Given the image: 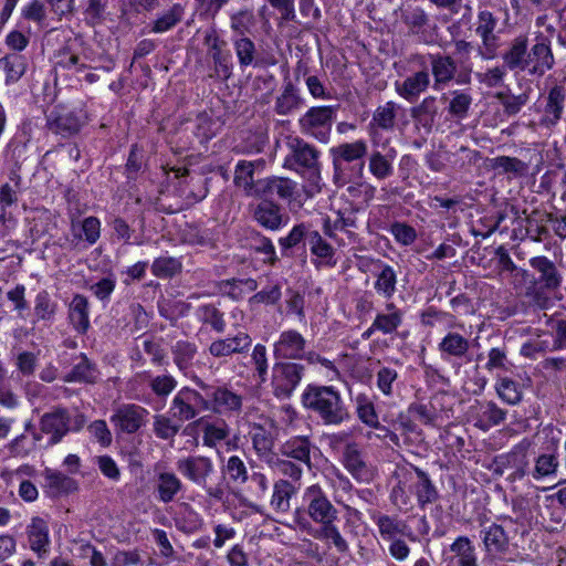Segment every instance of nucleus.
I'll list each match as a JSON object with an SVG mask.
<instances>
[{
    "mask_svg": "<svg viewBox=\"0 0 566 566\" xmlns=\"http://www.w3.org/2000/svg\"><path fill=\"white\" fill-rule=\"evenodd\" d=\"M438 350L446 361L463 360L470 352V340L458 332H448L438 343Z\"/></svg>",
    "mask_w": 566,
    "mask_h": 566,
    "instance_id": "nucleus-25",
    "label": "nucleus"
},
{
    "mask_svg": "<svg viewBox=\"0 0 566 566\" xmlns=\"http://www.w3.org/2000/svg\"><path fill=\"white\" fill-rule=\"evenodd\" d=\"M527 48L528 38L526 35L514 38L502 53L504 67L512 72H526Z\"/></svg>",
    "mask_w": 566,
    "mask_h": 566,
    "instance_id": "nucleus-26",
    "label": "nucleus"
},
{
    "mask_svg": "<svg viewBox=\"0 0 566 566\" xmlns=\"http://www.w3.org/2000/svg\"><path fill=\"white\" fill-rule=\"evenodd\" d=\"M511 363L507 359L505 347H493L490 349L488 354V363L485 368L489 371L494 369H499L502 371H507L510 369Z\"/></svg>",
    "mask_w": 566,
    "mask_h": 566,
    "instance_id": "nucleus-63",
    "label": "nucleus"
},
{
    "mask_svg": "<svg viewBox=\"0 0 566 566\" xmlns=\"http://www.w3.org/2000/svg\"><path fill=\"white\" fill-rule=\"evenodd\" d=\"M250 210L253 220L266 230L276 231L284 223L282 208L273 200L250 205Z\"/></svg>",
    "mask_w": 566,
    "mask_h": 566,
    "instance_id": "nucleus-22",
    "label": "nucleus"
},
{
    "mask_svg": "<svg viewBox=\"0 0 566 566\" xmlns=\"http://www.w3.org/2000/svg\"><path fill=\"white\" fill-rule=\"evenodd\" d=\"M369 170L379 180L390 177L394 172L391 160L380 151H374L369 157Z\"/></svg>",
    "mask_w": 566,
    "mask_h": 566,
    "instance_id": "nucleus-57",
    "label": "nucleus"
},
{
    "mask_svg": "<svg viewBox=\"0 0 566 566\" xmlns=\"http://www.w3.org/2000/svg\"><path fill=\"white\" fill-rule=\"evenodd\" d=\"M197 352L196 344L188 340H178L171 346L174 363L185 376L192 378L193 375L190 373Z\"/></svg>",
    "mask_w": 566,
    "mask_h": 566,
    "instance_id": "nucleus-36",
    "label": "nucleus"
},
{
    "mask_svg": "<svg viewBox=\"0 0 566 566\" xmlns=\"http://www.w3.org/2000/svg\"><path fill=\"white\" fill-rule=\"evenodd\" d=\"M565 96V88L562 85H555L548 91L542 118L543 125L551 127L559 122L564 111Z\"/></svg>",
    "mask_w": 566,
    "mask_h": 566,
    "instance_id": "nucleus-29",
    "label": "nucleus"
},
{
    "mask_svg": "<svg viewBox=\"0 0 566 566\" xmlns=\"http://www.w3.org/2000/svg\"><path fill=\"white\" fill-rule=\"evenodd\" d=\"M303 407L325 426H340L349 421V408L334 386L310 384L301 396Z\"/></svg>",
    "mask_w": 566,
    "mask_h": 566,
    "instance_id": "nucleus-1",
    "label": "nucleus"
},
{
    "mask_svg": "<svg viewBox=\"0 0 566 566\" xmlns=\"http://www.w3.org/2000/svg\"><path fill=\"white\" fill-rule=\"evenodd\" d=\"M182 489L180 479L172 472H160L157 474L156 492L157 497L164 502H172Z\"/></svg>",
    "mask_w": 566,
    "mask_h": 566,
    "instance_id": "nucleus-39",
    "label": "nucleus"
},
{
    "mask_svg": "<svg viewBox=\"0 0 566 566\" xmlns=\"http://www.w3.org/2000/svg\"><path fill=\"white\" fill-rule=\"evenodd\" d=\"M413 472L406 474L408 490L415 494L421 509L426 505L436 503L439 500V492L430 479L429 474L418 467L411 465Z\"/></svg>",
    "mask_w": 566,
    "mask_h": 566,
    "instance_id": "nucleus-15",
    "label": "nucleus"
},
{
    "mask_svg": "<svg viewBox=\"0 0 566 566\" xmlns=\"http://www.w3.org/2000/svg\"><path fill=\"white\" fill-rule=\"evenodd\" d=\"M559 465L557 455L554 453L541 454L535 462L533 478L538 480L555 474Z\"/></svg>",
    "mask_w": 566,
    "mask_h": 566,
    "instance_id": "nucleus-59",
    "label": "nucleus"
},
{
    "mask_svg": "<svg viewBox=\"0 0 566 566\" xmlns=\"http://www.w3.org/2000/svg\"><path fill=\"white\" fill-rule=\"evenodd\" d=\"M345 468L358 481L368 482L373 473L363 459L361 452L356 443H347L343 452Z\"/></svg>",
    "mask_w": 566,
    "mask_h": 566,
    "instance_id": "nucleus-27",
    "label": "nucleus"
},
{
    "mask_svg": "<svg viewBox=\"0 0 566 566\" xmlns=\"http://www.w3.org/2000/svg\"><path fill=\"white\" fill-rule=\"evenodd\" d=\"M484 544L491 554H505L511 552V544L506 533H485Z\"/></svg>",
    "mask_w": 566,
    "mask_h": 566,
    "instance_id": "nucleus-61",
    "label": "nucleus"
},
{
    "mask_svg": "<svg viewBox=\"0 0 566 566\" xmlns=\"http://www.w3.org/2000/svg\"><path fill=\"white\" fill-rule=\"evenodd\" d=\"M439 114L438 99L436 96H427L420 104L410 109L411 118L427 133L432 130Z\"/></svg>",
    "mask_w": 566,
    "mask_h": 566,
    "instance_id": "nucleus-30",
    "label": "nucleus"
},
{
    "mask_svg": "<svg viewBox=\"0 0 566 566\" xmlns=\"http://www.w3.org/2000/svg\"><path fill=\"white\" fill-rule=\"evenodd\" d=\"M305 104V99L300 88L286 75L280 94L275 98L274 112L280 116H289L300 111Z\"/></svg>",
    "mask_w": 566,
    "mask_h": 566,
    "instance_id": "nucleus-19",
    "label": "nucleus"
},
{
    "mask_svg": "<svg viewBox=\"0 0 566 566\" xmlns=\"http://www.w3.org/2000/svg\"><path fill=\"white\" fill-rule=\"evenodd\" d=\"M27 66L25 56L17 52L0 59V69L6 73V84L17 83L24 75Z\"/></svg>",
    "mask_w": 566,
    "mask_h": 566,
    "instance_id": "nucleus-40",
    "label": "nucleus"
},
{
    "mask_svg": "<svg viewBox=\"0 0 566 566\" xmlns=\"http://www.w3.org/2000/svg\"><path fill=\"white\" fill-rule=\"evenodd\" d=\"M474 426L482 431L502 424L506 420L507 411L500 408L494 401H475L470 408Z\"/></svg>",
    "mask_w": 566,
    "mask_h": 566,
    "instance_id": "nucleus-16",
    "label": "nucleus"
},
{
    "mask_svg": "<svg viewBox=\"0 0 566 566\" xmlns=\"http://www.w3.org/2000/svg\"><path fill=\"white\" fill-rule=\"evenodd\" d=\"M88 312L90 304L87 297L82 294H75L69 307V318L78 334H86L91 326Z\"/></svg>",
    "mask_w": 566,
    "mask_h": 566,
    "instance_id": "nucleus-32",
    "label": "nucleus"
},
{
    "mask_svg": "<svg viewBox=\"0 0 566 566\" xmlns=\"http://www.w3.org/2000/svg\"><path fill=\"white\" fill-rule=\"evenodd\" d=\"M42 475L44 478L43 491L51 499L67 496L78 490V483L60 471L46 468Z\"/></svg>",
    "mask_w": 566,
    "mask_h": 566,
    "instance_id": "nucleus-20",
    "label": "nucleus"
},
{
    "mask_svg": "<svg viewBox=\"0 0 566 566\" xmlns=\"http://www.w3.org/2000/svg\"><path fill=\"white\" fill-rule=\"evenodd\" d=\"M367 154V144L364 140L354 143H344L331 149L334 168V180L342 185L350 181V176L346 171L345 164L356 163L358 172L361 174L365 161L363 160Z\"/></svg>",
    "mask_w": 566,
    "mask_h": 566,
    "instance_id": "nucleus-4",
    "label": "nucleus"
},
{
    "mask_svg": "<svg viewBox=\"0 0 566 566\" xmlns=\"http://www.w3.org/2000/svg\"><path fill=\"white\" fill-rule=\"evenodd\" d=\"M147 415L148 411L140 406L124 405L117 408L111 421L123 432L134 433L144 424Z\"/></svg>",
    "mask_w": 566,
    "mask_h": 566,
    "instance_id": "nucleus-23",
    "label": "nucleus"
},
{
    "mask_svg": "<svg viewBox=\"0 0 566 566\" xmlns=\"http://www.w3.org/2000/svg\"><path fill=\"white\" fill-rule=\"evenodd\" d=\"M192 380L199 387L211 402V409L218 412L231 411L239 412L242 408V397L227 387H213L206 384L197 375L192 376Z\"/></svg>",
    "mask_w": 566,
    "mask_h": 566,
    "instance_id": "nucleus-13",
    "label": "nucleus"
},
{
    "mask_svg": "<svg viewBox=\"0 0 566 566\" xmlns=\"http://www.w3.org/2000/svg\"><path fill=\"white\" fill-rule=\"evenodd\" d=\"M57 304L54 302L49 292L40 291L34 300V316L38 321L52 322L55 317Z\"/></svg>",
    "mask_w": 566,
    "mask_h": 566,
    "instance_id": "nucleus-50",
    "label": "nucleus"
},
{
    "mask_svg": "<svg viewBox=\"0 0 566 566\" xmlns=\"http://www.w3.org/2000/svg\"><path fill=\"white\" fill-rule=\"evenodd\" d=\"M197 317L217 333H223L226 329L224 314L214 304L200 305L197 308Z\"/></svg>",
    "mask_w": 566,
    "mask_h": 566,
    "instance_id": "nucleus-47",
    "label": "nucleus"
},
{
    "mask_svg": "<svg viewBox=\"0 0 566 566\" xmlns=\"http://www.w3.org/2000/svg\"><path fill=\"white\" fill-rule=\"evenodd\" d=\"M305 373V366L294 361H276L272 368L273 395L279 399H289Z\"/></svg>",
    "mask_w": 566,
    "mask_h": 566,
    "instance_id": "nucleus-8",
    "label": "nucleus"
},
{
    "mask_svg": "<svg viewBox=\"0 0 566 566\" xmlns=\"http://www.w3.org/2000/svg\"><path fill=\"white\" fill-rule=\"evenodd\" d=\"M457 566H478L474 548L467 537H459L451 546Z\"/></svg>",
    "mask_w": 566,
    "mask_h": 566,
    "instance_id": "nucleus-53",
    "label": "nucleus"
},
{
    "mask_svg": "<svg viewBox=\"0 0 566 566\" xmlns=\"http://www.w3.org/2000/svg\"><path fill=\"white\" fill-rule=\"evenodd\" d=\"M451 99L448 106V113L452 118L458 120L464 119L469 115L472 105V96L463 91L451 92Z\"/></svg>",
    "mask_w": 566,
    "mask_h": 566,
    "instance_id": "nucleus-51",
    "label": "nucleus"
},
{
    "mask_svg": "<svg viewBox=\"0 0 566 566\" xmlns=\"http://www.w3.org/2000/svg\"><path fill=\"white\" fill-rule=\"evenodd\" d=\"M151 273L160 279H171L182 270V263L174 256L156 258L151 264Z\"/></svg>",
    "mask_w": 566,
    "mask_h": 566,
    "instance_id": "nucleus-49",
    "label": "nucleus"
},
{
    "mask_svg": "<svg viewBox=\"0 0 566 566\" xmlns=\"http://www.w3.org/2000/svg\"><path fill=\"white\" fill-rule=\"evenodd\" d=\"M224 473L228 474L229 480L235 485H241L248 480L247 467L238 455H232L228 459Z\"/></svg>",
    "mask_w": 566,
    "mask_h": 566,
    "instance_id": "nucleus-60",
    "label": "nucleus"
},
{
    "mask_svg": "<svg viewBox=\"0 0 566 566\" xmlns=\"http://www.w3.org/2000/svg\"><path fill=\"white\" fill-rule=\"evenodd\" d=\"M211 402L201 392L188 386L178 390L171 400L169 415L182 423L195 419L201 411L210 410Z\"/></svg>",
    "mask_w": 566,
    "mask_h": 566,
    "instance_id": "nucleus-6",
    "label": "nucleus"
},
{
    "mask_svg": "<svg viewBox=\"0 0 566 566\" xmlns=\"http://www.w3.org/2000/svg\"><path fill=\"white\" fill-rule=\"evenodd\" d=\"M308 247L312 254L319 259L316 263V268L321 265L332 268L336 264V261L333 260L335 249L322 238L318 231L314 230V233L310 235Z\"/></svg>",
    "mask_w": 566,
    "mask_h": 566,
    "instance_id": "nucleus-42",
    "label": "nucleus"
},
{
    "mask_svg": "<svg viewBox=\"0 0 566 566\" xmlns=\"http://www.w3.org/2000/svg\"><path fill=\"white\" fill-rule=\"evenodd\" d=\"M396 108L397 105L394 102L379 106L373 115V123L381 129H392L396 123Z\"/></svg>",
    "mask_w": 566,
    "mask_h": 566,
    "instance_id": "nucleus-58",
    "label": "nucleus"
},
{
    "mask_svg": "<svg viewBox=\"0 0 566 566\" xmlns=\"http://www.w3.org/2000/svg\"><path fill=\"white\" fill-rule=\"evenodd\" d=\"M177 470L188 480L202 486L209 496L222 500L226 494L223 479L216 485H209L208 476L213 472V463L207 457H188L178 460Z\"/></svg>",
    "mask_w": 566,
    "mask_h": 566,
    "instance_id": "nucleus-3",
    "label": "nucleus"
},
{
    "mask_svg": "<svg viewBox=\"0 0 566 566\" xmlns=\"http://www.w3.org/2000/svg\"><path fill=\"white\" fill-rule=\"evenodd\" d=\"M478 22L475 33L481 38L478 54L484 60H492L496 56L499 49V36L494 33L497 18L491 11L481 10L478 13Z\"/></svg>",
    "mask_w": 566,
    "mask_h": 566,
    "instance_id": "nucleus-14",
    "label": "nucleus"
},
{
    "mask_svg": "<svg viewBox=\"0 0 566 566\" xmlns=\"http://www.w3.org/2000/svg\"><path fill=\"white\" fill-rule=\"evenodd\" d=\"M311 449L312 443L308 437L295 436L282 444L281 452L287 458L295 459L311 467Z\"/></svg>",
    "mask_w": 566,
    "mask_h": 566,
    "instance_id": "nucleus-38",
    "label": "nucleus"
},
{
    "mask_svg": "<svg viewBox=\"0 0 566 566\" xmlns=\"http://www.w3.org/2000/svg\"><path fill=\"white\" fill-rule=\"evenodd\" d=\"M376 268L378 271L375 274L376 281L374 289L379 295H382L386 300H390L397 290V272L391 265L380 260L376 262Z\"/></svg>",
    "mask_w": 566,
    "mask_h": 566,
    "instance_id": "nucleus-34",
    "label": "nucleus"
},
{
    "mask_svg": "<svg viewBox=\"0 0 566 566\" xmlns=\"http://www.w3.org/2000/svg\"><path fill=\"white\" fill-rule=\"evenodd\" d=\"M254 167L255 163L240 160L234 170L233 182L238 188H241L245 196L253 189L256 180H254Z\"/></svg>",
    "mask_w": 566,
    "mask_h": 566,
    "instance_id": "nucleus-48",
    "label": "nucleus"
},
{
    "mask_svg": "<svg viewBox=\"0 0 566 566\" xmlns=\"http://www.w3.org/2000/svg\"><path fill=\"white\" fill-rule=\"evenodd\" d=\"M84 426V417L76 415L72 417L69 409L55 407L45 412L40 419L42 432L51 434L50 442L55 444L60 442L70 431H78Z\"/></svg>",
    "mask_w": 566,
    "mask_h": 566,
    "instance_id": "nucleus-5",
    "label": "nucleus"
},
{
    "mask_svg": "<svg viewBox=\"0 0 566 566\" xmlns=\"http://www.w3.org/2000/svg\"><path fill=\"white\" fill-rule=\"evenodd\" d=\"M233 46L242 69L256 65L258 52L254 42L250 38H233Z\"/></svg>",
    "mask_w": 566,
    "mask_h": 566,
    "instance_id": "nucleus-46",
    "label": "nucleus"
},
{
    "mask_svg": "<svg viewBox=\"0 0 566 566\" xmlns=\"http://www.w3.org/2000/svg\"><path fill=\"white\" fill-rule=\"evenodd\" d=\"M205 44L209 46V54L214 64V71L222 80L232 75V56L227 50V42L220 39L214 32L205 36Z\"/></svg>",
    "mask_w": 566,
    "mask_h": 566,
    "instance_id": "nucleus-17",
    "label": "nucleus"
},
{
    "mask_svg": "<svg viewBox=\"0 0 566 566\" xmlns=\"http://www.w3.org/2000/svg\"><path fill=\"white\" fill-rule=\"evenodd\" d=\"M294 493V486L286 480H279L274 484L271 505L277 511H286L290 505V497Z\"/></svg>",
    "mask_w": 566,
    "mask_h": 566,
    "instance_id": "nucleus-55",
    "label": "nucleus"
},
{
    "mask_svg": "<svg viewBox=\"0 0 566 566\" xmlns=\"http://www.w3.org/2000/svg\"><path fill=\"white\" fill-rule=\"evenodd\" d=\"M430 82V72L427 66H423L422 70L408 75L401 83H396V91L409 103H415L420 94L428 90Z\"/></svg>",
    "mask_w": 566,
    "mask_h": 566,
    "instance_id": "nucleus-24",
    "label": "nucleus"
},
{
    "mask_svg": "<svg viewBox=\"0 0 566 566\" xmlns=\"http://www.w3.org/2000/svg\"><path fill=\"white\" fill-rule=\"evenodd\" d=\"M495 389L499 397L509 405L514 406L520 403L522 400L520 385L507 377L499 378Z\"/></svg>",
    "mask_w": 566,
    "mask_h": 566,
    "instance_id": "nucleus-54",
    "label": "nucleus"
},
{
    "mask_svg": "<svg viewBox=\"0 0 566 566\" xmlns=\"http://www.w3.org/2000/svg\"><path fill=\"white\" fill-rule=\"evenodd\" d=\"M252 339L247 333H238L234 337L214 340L209 346V353L214 357H224L245 352Z\"/></svg>",
    "mask_w": 566,
    "mask_h": 566,
    "instance_id": "nucleus-28",
    "label": "nucleus"
},
{
    "mask_svg": "<svg viewBox=\"0 0 566 566\" xmlns=\"http://www.w3.org/2000/svg\"><path fill=\"white\" fill-rule=\"evenodd\" d=\"M336 112L335 106L310 107L298 119L301 132L322 143H327L336 118Z\"/></svg>",
    "mask_w": 566,
    "mask_h": 566,
    "instance_id": "nucleus-7",
    "label": "nucleus"
},
{
    "mask_svg": "<svg viewBox=\"0 0 566 566\" xmlns=\"http://www.w3.org/2000/svg\"><path fill=\"white\" fill-rule=\"evenodd\" d=\"M530 91H524L518 95H514L510 90L505 92H497L495 98L503 106V112L506 116H515L528 103Z\"/></svg>",
    "mask_w": 566,
    "mask_h": 566,
    "instance_id": "nucleus-45",
    "label": "nucleus"
},
{
    "mask_svg": "<svg viewBox=\"0 0 566 566\" xmlns=\"http://www.w3.org/2000/svg\"><path fill=\"white\" fill-rule=\"evenodd\" d=\"M304 499L307 502L308 515L315 522L324 525L323 531H337L338 526L333 525V522L337 518V511L319 486H310Z\"/></svg>",
    "mask_w": 566,
    "mask_h": 566,
    "instance_id": "nucleus-11",
    "label": "nucleus"
},
{
    "mask_svg": "<svg viewBox=\"0 0 566 566\" xmlns=\"http://www.w3.org/2000/svg\"><path fill=\"white\" fill-rule=\"evenodd\" d=\"M250 436L253 449L258 455L269 463L274 462L275 454L272 451L274 439L272 433L261 424H253Z\"/></svg>",
    "mask_w": 566,
    "mask_h": 566,
    "instance_id": "nucleus-37",
    "label": "nucleus"
},
{
    "mask_svg": "<svg viewBox=\"0 0 566 566\" xmlns=\"http://www.w3.org/2000/svg\"><path fill=\"white\" fill-rule=\"evenodd\" d=\"M78 361L74 364L70 373L65 374L62 379L64 382H85L95 384L98 377V370L86 355L81 354Z\"/></svg>",
    "mask_w": 566,
    "mask_h": 566,
    "instance_id": "nucleus-35",
    "label": "nucleus"
},
{
    "mask_svg": "<svg viewBox=\"0 0 566 566\" xmlns=\"http://www.w3.org/2000/svg\"><path fill=\"white\" fill-rule=\"evenodd\" d=\"M314 233V230L311 229L308 224L298 223L292 228L290 233L286 237H282L279 239V244L282 249L283 255H289V251L300 247L301 244L304 247L310 242V235Z\"/></svg>",
    "mask_w": 566,
    "mask_h": 566,
    "instance_id": "nucleus-41",
    "label": "nucleus"
},
{
    "mask_svg": "<svg viewBox=\"0 0 566 566\" xmlns=\"http://www.w3.org/2000/svg\"><path fill=\"white\" fill-rule=\"evenodd\" d=\"M455 53L459 57V73L457 76L458 85H469L471 83L472 65L469 63L470 53L473 50V44L465 40L454 41Z\"/></svg>",
    "mask_w": 566,
    "mask_h": 566,
    "instance_id": "nucleus-43",
    "label": "nucleus"
},
{
    "mask_svg": "<svg viewBox=\"0 0 566 566\" xmlns=\"http://www.w3.org/2000/svg\"><path fill=\"white\" fill-rule=\"evenodd\" d=\"M395 14L408 29L409 34L417 36L421 43L433 44L436 42L438 25L431 21L430 15L422 7L412 4L411 0H401Z\"/></svg>",
    "mask_w": 566,
    "mask_h": 566,
    "instance_id": "nucleus-2",
    "label": "nucleus"
},
{
    "mask_svg": "<svg viewBox=\"0 0 566 566\" xmlns=\"http://www.w3.org/2000/svg\"><path fill=\"white\" fill-rule=\"evenodd\" d=\"M290 154L286 156L284 167L297 172H307L310 177L319 174V151L313 145L296 137L290 143Z\"/></svg>",
    "mask_w": 566,
    "mask_h": 566,
    "instance_id": "nucleus-9",
    "label": "nucleus"
},
{
    "mask_svg": "<svg viewBox=\"0 0 566 566\" xmlns=\"http://www.w3.org/2000/svg\"><path fill=\"white\" fill-rule=\"evenodd\" d=\"M250 242L252 250H254L256 253L265 255L264 263L275 265L279 262V258L271 239L258 231H253L250 237Z\"/></svg>",
    "mask_w": 566,
    "mask_h": 566,
    "instance_id": "nucleus-52",
    "label": "nucleus"
},
{
    "mask_svg": "<svg viewBox=\"0 0 566 566\" xmlns=\"http://www.w3.org/2000/svg\"><path fill=\"white\" fill-rule=\"evenodd\" d=\"M185 15V7L181 3H175L168 10L164 11L153 22L150 31L154 33H164L174 29L181 22Z\"/></svg>",
    "mask_w": 566,
    "mask_h": 566,
    "instance_id": "nucleus-44",
    "label": "nucleus"
},
{
    "mask_svg": "<svg viewBox=\"0 0 566 566\" xmlns=\"http://www.w3.org/2000/svg\"><path fill=\"white\" fill-rule=\"evenodd\" d=\"M46 127L62 137L77 135L86 124V116L82 111L70 109L63 105H55L46 114Z\"/></svg>",
    "mask_w": 566,
    "mask_h": 566,
    "instance_id": "nucleus-10",
    "label": "nucleus"
},
{
    "mask_svg": "<svg viewBox=\"0 0 566 566\" xmlns=\"http://www.w3.org/2000/svg\"><path fill=\"white\" fill-rule=\"evenodd\" d=\"M56 66L80 73L88 67L77 50V39L67 41L56 53Z\"/></svg>",
    "mask_w": 566,
    "mask_h": 566,
    "instance_id": "nucleus-33",
    "label": "nucleus"
},
{
    "mask_svg": "<svg viewBox=\"0 0 566 566\" xmlns=\"http://www.w3.org/2000/svg\"><path fill=\"white\" fill-rule=\"evenodd\" d=\"M493 161L494 168L502 169L504 172H512L516 176H522L527 169V165L515 157L500 156L494 158Z\"/></svg>",
    "mask_w": 566,
    "mask_h": 566,
    "instance_id": "nucleus-62",
    "label": "nucleus"
},
{
    "mask_svg": "<svg viewBox=\"0 0 566 566\" xmlns=\"http://www.w3.org/2000/svg\"><path fill=\"white\" fill-rule=\"evenodd\" d=\"M180 428L181 423L172 419L170 415L169 417L164 415L155 417L154 432L163 440L172 439L179 432Z\"/></svg>",
    "mask_w": 566,
    "mask_h": 566,
    "instance_id": "nucleus-56",
    "label": "nucleus"
},
{
    "mask_svg": "<svg viewBox=\"0 0 566 566\" xmlns=\"http://www.w3.org/2000/svg\"><path fill=\"white\" fill-rule=\"evenodd\" d=\"M305 338L296 331L282 332L274 344V356L276 359H303L305 356Z\"/></svg>",
    "mask_w": 566,
    "mask_h": 566,
    "instance_id": "nucleus-21",
    "label": "nucleus"
},
{
    "mask_svg": "<svg viewBox=\"0 0 566 566\" xmlns=\"http://www.w3.org/2000/svg\"><path fill=\"white\" fill-rule=\"evenodd\" d=\"M433 87L436 90L447 86L451 81L457 82L459 63L451 56L442 53L429 54Z\"/></svg>",
    "mask_w": 566,
    "mask_h": 566,
    "instance_id": "nucleus-18",
    "label": "nucleus"
},
{
    "mask_svg": "<svg viewBox=\"0 0 566 566\" xmlns=\"http://www.w3.org/2000/svg\"><path fill=\"white\" fill-rule=\"evenodd\" d=\"M533 269L539 272V282L548 291L557 290L562 284V274L555 263L546 256H535L530 260Z\"/></svg>",
    "mask_w": 566,
    "mask_h": 566,
    "instance_id": "nucleus-31",
    "label": "nucleus"
},
{
    "mask_svg": "<svg viewBox=\"0 0 566 566\" xmlns=\"http://www.w3.org/2000/svg\"><path fill=\"white\" fill-rule=\"evenodd\" d=\"M390 233L395 240L402 245H410L417 238V232L413 227L405 222H394L390 226Z\"/></svg>",
    "mask_w": 566,
    "mask_h": 566,
    "instance_id": "nucleus-64",
    "label": "nucleus"
},
{
    "mask_svg": "<svg viewBox=\"0 0 566 566\" xmlns=\"http://www.w3.org/2000/svg\"><path fill=\"white\" fill-rule=\"evenodd\" d=\"M555 65V57L551 40L539 33L531 49L527 48L526 73L531 76L542 77Z\"/></svg>",
    "mask_w": 566,
    "mask_h": 566,
    "instance_id": "nucleus-12",
    "label": "nucleus"
}]
</instances>
